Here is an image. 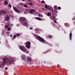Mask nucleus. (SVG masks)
<instances>
[{"label": "nucleus", "instance_id": "nucleus-1", "mask_svg": "<svg viewBox=\"0 0 75 75\" xmlns=\"http://www.w3.org/2000/svg\"><path fill=\"white\" fill-rule=\"evenodd\" d=\"M6 58H4L3 60V63L4 64H5V63H8V64H11L13 63V61H14V59L12 58H10L8 60H6Z\"/></svg>", "mask_w": 75, "mask_h": 75}, {"label": "nucleus", "instance_id": "nucleus-2", "mask_svg": "<svg viewBox=\"0 0 75 75\" xmlns=\"http://www.w3.org/2000/svg\"><path fill=\"white\" fill-rule=\"evenodd\" d=\"M20 19V22L24 25V26H25V25L27 24V20H26V18L24 17H21Z\"/></svg>", "mask_w": 75, "mask_h": 75}, {"label": "nucleus", "instance_id": "nucleus-3", "mask_svg": "<svg viewBox=\"0 0 75 75\" xmlns=\"http://www.w3.org/2000/svg\"><path fill=\"white\" fill-rule=\"evenodd\" d=\"M38 37L41 42H43V43H45V40H44L42 38L38 36Z\"/></svg>", "mask_w": 75, "mask_h": 75}, {"label": "nucleus", "instance_id": "nucleus-4", "mask_svg": "<svg viewBox=\"0 0 75 75\" xmlns=\"http://www.w3.org/2000/svg\"><path fill=\"white\" fill-rule=\"evenodd\" d=\"M19 49H20L23 52H25V48L24 46H21L19 47Z\"/></svg>", "mask_w": 75, "mask_h": 75}, {"label": "nucleus", "instance_id": "nucleus-5", "mask_svg": "<svg viewBox=\"0 0 75 75\" xmlns=\"http://www.w3.org/2000/svg\"><path fill=\"white\" fill-rule=\"evenodd\" d=\"M13 9L15 11H16V12H17V13H20V11H18V9H16V7L14 6H13Z\"/></svg>", "mask_w": 75, "mask_h": 75}, {"label": "nucleus", "instance_id": "nucleus-6", "mask_svg": "<svg viewBox=\"0 0 75 75\" xmlns=\"http://www.w3.org/2000/svg\"><path fill=\"white\" fill-rule=\"evenodd\" d=\"M5 20L8 21L10 20V17H9L8 15H6L5 16Z\"/></svg>", "mask_w": 75, "mask_h": 75}, {"label": "nucleus", "instance_id": "nucleus-7", "mask_svg": "<svg viewBox=\"0 0 75 75\" xmlns=\"http://www.w3.org/2000/svg\"><path fill=\"white\" fill-rule=\"evenodd\" d=\"M6 13V12L4 10L0 11V15H3L4 14Z\"/></svg>", "mask_w": 75, "mask_h": 75}, {"label": "nucleus", "instance_id": "nucleus-8", "mask_svg": "<svg viewBox=\"0 0 75 75\" xmlns=\"http://www.w3.org/2000/svg\"><path fill=\"white\" fill-rule=\"evenodd\" d=\"M34 12H35V10L34 9H32L29 11V13L30 14H33Z\"/></svg>", "mask_w": 75, "mask_h": 75}, {"label": "nucleus", "instance_id": "nucleus-9", "mask_svg": "<svg viewBox=\"0 0 75 75\" xmlns=\"http://www.w3.org/2000/svg\"><path fill=\"white\" fill-rule=\"evenodd\" d=\"M21 58L23 60H25V55H22L21 56Z\"/></svg>", "mask_w": 75, "mask_h": 75}, {"label": "nucleus", "instance_id": "nucleus-10", "mask_svg": "<svg viewBox=\"0 0 75 75\" xmlns=\"http://www.w3.org/2000/svg\"><path fill=\"white\" fill-rule=\"evenodd\" d=\"M27 60L28 61H29L30 62L31 61L32 59H31V58L29 57H27Z\"/></svg>", "mask_w": 75, "mask_h": 75}, {"label": "nucleus", "instance_id": "nucleus-11", "mask_svg": "<svg viewBox=\"0 0 75 75\" xmlns=\"http://www.w3.org/2000/svg\"><path fill=\"white\" fill-rule=\"evenodd\" d=\"M31 44V42L30 41H28L25 42V45H30Z\"/></svg>", "mask_w": 75, "mask_h": 75}, {"label": "nucleus", "instance_id": "nucleus-12", "mask_svg": "<svg viewBox=\"0 0 75 75\" xmlns=\"http://www.w3.org/2000/svg\"><path fill=\"white\" fill-rule=\"evenodd\" d=\"M54 8L55 11H57V10H58V7H57V6H54Z\"/></svg>", "mask_w": 75, "mask_h": 75}, {"label": "nucleus", "instance_id": "nucleus-13", "mask_svg": "<svg viewBox=\"0 0 75 75\" xmlns=\"http://www.w3.org/2000/svg\"><path fill=\"white\" fill-rule=\"evenodd\" d=\"M35 19H37V20H38L40 21L41 20V19L39 17H35Z\"/></svg>", "mask_w": 75, "mask_h": 75}, {"label": "nucleus", "instance_id": "nucleus-14", "mask_svg": "<svg viewBox=\"0 0 75 75\" xmlns=\"http://www.w3.org/2000/svg\"><path fill=\"white\" fill-rule=\"evenodd\" d=\"M25 45L27 48H30V45Z\"/></svg>", "mask_w": 75, "mask_h": 75}, {"label": "nucleus", "instance_id": "nucleus-15", "mask_svg": "<svg viewBox=\"0 0 75 75\" xmlns=\"http://www.w3.org/2000/svg\"><path fill=\"white\" fill-rule=\"evenodd\" d=\"M51 15V13L50 12H48L47 14V16H50Z\"/></svg>", "mask_w": 75, "mask_h": 75}, {"label": "nucleus", "instance_id": "nucleus-16", "mask_svg": "<svg viewBox=\"0 0 75 75\" xmlns=\"http://www.w3.org/2000/svg\"><path fill=\"white\" fill-rule=\"evenodd\" d=\"M70 40H71V37H72V33H70L69 35Z\"/></svg>", "mask_w": 75, "mask_h": 75}, {"label": "nucleus", "instance_id": "nucleus-17", "mask_svg": "<svg viewBox=\"0 0 75 75\" xmlns=\"http://www.w3.org/2000/svg\"><path fill=\"white\" fill-rule=\"evenodd\" d=\"M10 25V24H8L7 25H6L5 27V28H7L8 27H9Z\"/></svg>", "mask_w": 75, "mask_h": 75}, {"label": "nucleus", "instance_id": "nucleus-18", "mask_svg": "<svg viewBox=\"0 0 75 75\" xmlns=\"http://www.w3.org/2000/svg\"><path fill=\"white\" fill-rule=\"evenodd\" d=\"M25 53H26V54H28V53H29V52H28V51L26 50H25Z\"/></svg>", "mask_w": 75, "mask_h": 75}, {"label": "nucleus", "instance_id": "nucleus-19", "mask_svg": "<svg viewBox=\"0 0 75 75\" xmlns=\"http://www.w3.org/2000/svg\"><path fill=\"white\" fill-rule=\"evenodd\" d=\"M23 7H28V6L27 5H23Z\"/></svg>", "mask_w": 75, "mask_h": 75}, {"label": "nucleus", "instance_id": "nucleus-20", "mask_svg": "<svg viewBox=\"0 0 75 75\" xmlns=\"http://www.w3.org/2000/svg\"><path fill=\"white\" fill-rule=\"evenodd\" d=\"M45 8H48V5H46L45 6Z\"/></svg>", "mask_w": 75, "mask_h": 75}, {"label": "nucleus", "instance_id": "nucleus-21", "mask_svg": "<svg viewBox=\"0 0 75 75\" xmlns=\"http://www.w3.org/2000/svg\"><path fill=\"white\" fill-rule=\"evenodd\" d=\"M33 35L34 36V37H37V35L36 34H33Z\"/></svg>", "mask_w": 75, "mask_h": 75}, {"label": "nucleus", "instance_id": "nucleus-22", "mask_svg": "<svg viewBox=\"0 0 75 75\" xmlns=\"http://www.w3.org/2000/svg\"><path fill=\"white\" fill-rule=\"evenodd\" d=\"M7 3H8V1H5L4 2V4H6Z\"/></svg>", "mask_w": 75, "mask_h": 75}, {"label": "nucleus", "instance_id": "nucleus-23", "mask_svg": "<svg viewBox=\"0 0 75 75\" xmlns=\"http://www.w3.org/2000/svg\"><path fill=\"white\" fill-rule=\"evenodd\" d=\"M30 6H33V4H32V3H29Z\"/></svg>", "mask_w": 75, "mask_h": 75}, {"label": "nucleus", "instance_id": "nucleus-24", "mask_svg": "<svg viewBox=\"0 0 75 75\" xmlns=\"http://www.w3.org/2000/svg\"><path fill=\"white\" fill-rule=\"evenodd\" d=\"M49 38H52V36H51V35H49Z\"/></svg>", "mask_w": 75, "mask_h": 75}, {"label": "nucleus", "instance_id": "nucleus-25", "mask_svg": "<svg viewBox=\"0 0 75 75\" xmlns=\"http://www.w3.org/2000/svg\"><path fill=\"white\" fill-rule=\"evenodd\" d=\"M52 17L54 19H55V16H53Z\"/></svg>", "mask_w": 75, "mask_h": 75}, {"label": "nucleus", "instance_id": "nucleus-26", "mask_svg": "<svg viewBox=\"0 0 75 75\" xmlns=\"http://www.w3.org/2000/svg\"><path fill=\"white\" fill-rule=\"evenodd\" d=\"M8 6H9V7H11V4H9Z\"/></svg>", "mask_w": 75, "mask_h": 75}, {"label": "nucleus", "instance_id": "nucleus-27", "mask_svg": "<svg viewBox=\"0 0 75 75\" xmlns=\"http://www.w3.org/2000/svg\"><path fill=\"white\" fill-rule=\"evenodd\" d=\"M16 35H17V36H20V34H16Z\"/></svg>", "mask_w": 75, "mask_h": 75}, {"label": "nucleus", "instance_id": "nucleus-28", "mask_svg": "<svg viewBox=\"0 0 75 75\" xmlns=\"http://www.w3.org/2000/svg\"><path fill=\"white\" fill-rule=\"evenodd\" d=\"M68 25V23H65L64 24V25H65V26H66H66H67V25Z\"/></svg>", "mask_w": 75, "mask_h": 75}, {"label": "nucleus", "instance_id": "nucleus-29", "mask_svg": "<svg viewBox=\"0 0 75 75\" xmlns=\"http://www.w3.org/2000/svg\"><path fill=\"white\" fill-rule=\"evenodd\" d=\"M42 3H45V1H41Z\"/></svg>", "mask_w": 75, "mask_h": 75}, {"label": "nucleus", "instance_id": "nucleus-30", "mask_svg": "<svg viewBox=\"0 0 75 75\" xmlns=\"http://www.w3.org/2000/svg\"><path fill=\"white\" fill-rule=\"evenodd\" d=\"M61 9V8L60 7H58V9H59V10H60V9Z\"/></svg>", "mask_w": 75, "mask_h": 75}, {"label": "nucleus", "instance_id": "nucleus-31", "mask_svg": "<svg viewBox=\"0 0 75 75\" xmlns=\"http://www.w3.org/2000/svg\"><path fill=\"white\" fill-rule=\"evenodd\" d=\"M47 8L48 9V10H50V9H51V8L50 7H47Z\"/></svg>", "mask_w": 75, "mask_h": 75}, {"label": "nucleus", "instance_id": "nucleus-32", "mask_svg": "<svg viewBox=\"0 0 75 75\" xmlns=\"http://www.w3.org/2000/svg\"><path fill=\"white\" fill-rule=\"evenodd\" d=\"M8 31H10V29H11V28H8Z\"/></svg>", "mask_w": 75, "mask_h": 75}, {"label": "nucleus", "instance_id": "nucleus-33", "mask_svg": "<svg viewBox=\"0 0 75 75\" xmlns=\"http://www.w3.org/2000/svg\"><path fill=\"white\" fill-rule=\"evenodd\" d=\"M16 35H14L13 37V38H16Z\"/></svg>", "mask_w": 75, "mask_h": 75}, {"label": "nucleus", "instance_id": "nucleus-34", "mask_svg": "<svg viewBox=\"0 0 75 75\" xmlns=\"http://www.w3.org/2000/svg\"><path fill=\"white\" fill-rule=\"evenodd\" d=\"M5 70H7V68L6 67L5 68Z\"/></svg>", "mask_w": 75, "mask_h": 75}, {"label": "nucleus", "instance_id": "nucleus-35", "mask_svg": "<svg viewBox=\"0 0 75 75\" xmlns=\"http://www.w3.org/2000/svg\"><path fill=\"white\" fill-rule=\"evenodd\" d=\"M54 23H57V21L56 20H54Z\"/></svg>", "mask_w": 75, "mask_h": 75}, {"label": "nucleus", "instance_id": "nucleus-36", "mask_svg": "<svg viewBox=\"0 0 75 75\" xmlns=\"http://www.w3.org/2000/svg\"><path fill=\"white\" fill-rule=\"evenodd\" d=\"M38 15L39 17H40V14H38Z\"/></svg>", "mask_w": 75, "mask_h": 75}, {"label": "nucleus", "instance_id": "nucleus-37", "mask_svg": "<svg viewBox=\"0 0 75 75\" xmlns=\"http://www.w3.org/2000/svg\"><path fill=\"white\" fill-rule=\"evenodd\" d=\"M13 24H11V26H13Z\"/></svg>", "mask_w": 75, "mask_h": 75}, {"label": "nucleus", "instance_id": "nucleus-38", "mask_svg": "<svg viewBox=\"0 0 75 75\" xmlns=\"http://www.w3.org/2000/svg\"><path fill=\"white\" fill-rule=\"evenodd\" d=\"M75 18H73V20H75Z\"/></svg>", "mask_w": 75, "mask_h": 75}, {"label": "nucleus", "instance_id": "nucleus-39", "mask_svg": "<svg viewBox=\"0 0 75 75\" xmlns=\"http://www.w3.org/2000/svg\"><path fill=\"white\" fill-rule=\"evenodd\" d=\"M30 28V30H32V28Z\"/></svg>", "mask_w": 75, "mask_h": 75}, {"label": "nucleus", "instance_id": "nucleus-40", "mask_svg": "<svg viewBox=\"0 0 75 75\" xmlns=\"http://www.w3.org/2000/svg\"><path fill=\"white\" fill-rule=\"evenodd\" d=\"M10 36L11 37H12V35H10Z\"/></svg>", "mask_w": 75, "mask_h": 75}, {"label": "nucleus", "instance_id": "nucleus-41", "mask_svg": "<svg viewBox=\"0 0 75 75\" xmlns=\"http://www.w3.org/2000/svg\"><path fill=\"white\" fill-rule=\"evenodd\" d=\"M35 30L36 31H37L38 30H37V29H35Z\"/></svg>", "mask_w": 75, "mask_h": 75}, {"label": "nucleus", "instance_id": "nucleus-42", "mask_svg": "<svg viewBox=\"0 0 75 75\" xmlns=\"http://www.w3.org/2000/svg\"><path fill=\"white\" fill-rule=\"evenodd\" d=\"M1 59H2V58H3V57H1Z\"/></svg>", "mask_w": 75, "mask_h": 75}, {"label": "nucleus", "instance_id": "nucleus-43", "mask_svg": "<svg viewBox=\"0 0 75 75\" xmlns=\"http://www.w3.org/2000/svg\"><path fill=\"white\" fill-rule=\"evenodd\" d=\"M6 34H7V35H8V34H7V33H6Z\"/></svg>", "mask_w": 75, "mask_h": 75}, {"label": "nucleus", "instance_id": "nucleus-44", "mask_svg": "<svg viewBox=\"0 0 75 75\" xmlns=\"http://www.w3.org/2000/svg\"><path fill=\"white\" fill-rule=\"evenodd\" d=\"M37 33V32L36 31V33Z\"/></svg>", "mask_w": 75, "mask_h": 75}, {"label": "nucleus", "instance_id": "nucleus-45", "mask_svg": "<svg viewBox=\"0 0 75 75\" xmlns=\"http://www.w3.org/2000/svg\"><path fill=\"white\" fill-rule=\"evenodd\" d=\"M30 0H28V1H30Z\"/></svg>", "mask_w": 75, "mask_h": 75}, {"label": "nucleus", "instance_id": "nucleus-46", "mask_svg": "<svg viewBox=\"0 0 75 75\" xmlns=\"http://www.w3.org/2000/svg\"><path fill=\"white\" fill-rule=\"evenodd\" d=\"M23 1H24V0H22Z\"/></svg>", "mask_w": 75, "mask_h": 75}, {"label": "nucleus", "instance_id": "nucleus-47", "mask_svg": "<svg viewBox=\"0 0 75 75\" xmlns=\"http://www.w3.org/2000/svg\"><path fill=\"white\" fill-rule=\"evenodd\" d=\"M5 0L6 1H7V0Z\"/></svg>", "mask_w": 75, "mask_h": 75}]
</instances>
